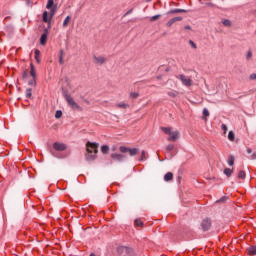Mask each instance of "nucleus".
<instances>
[{
	"label": "nucleus",
	"instance_id": "17",
	"mask_svg": "<svg viewBox=\"0 0 256 256\" xmlns=\"http://www.w3.org/2000/svg\"><path fill=\"white\" fill-rule=\"evenodd\" d=\"M164 180L165 181L173 180V173H171V172L166 173L165 176H164Z\"/></svg>",
	"mask_w": 256,
	"mask_h": 256
},
{
	"label": "nucleus",
	"instance_id": "27",
	"mask_svg": "<svg viewBox=\"0 0 256 256\" xmlns=\"http://www.w3.org/2000/svg\"><path fill=\"white\" fill-rule=\"evenodd\" d=\"M245 177H246L245 171L241 170V171L238 173V178H239V179H245Z\"/></svg>",
	"mask_w": 256,
	"mask_h": 256
},
{
	"label": "nucleus",
	"instance_id": "8",
	"mask_svg": "<svg viewBox=\"0 0 256 256\" xmlns=\"http://www.w3.org/2000/svg\"><path fill=\"white\" fill-rule=\"evenodd\" d=\"M53 148L55 151H65V149H67V145L61 142H56L53 144Z\"/></svg>",
	"mask_w": 256,
	"mask_h": 256
},
{
	"label": "nucleus",
	"instance_id": "28",
	"mask_svg": "<svg viewBox=\"0 0 256 256\" xmlns=\"http://www.w3.org/2000/svg\"><path fill=\"white\" fill-rule=\"evenodd\" d=\"M28 85H32V87H35V85H37L36 78H32V80L28 82Z\"/></svg>",
	"mask_w": 256,
	"mask_h": 256
},
{
	"label": "nucleus",
	"instance_id": "14",
	"mask_svg": "<svg viewBox=\"0 0 256 256\" xmlns=\"http://www.w3.org/2000/svg\"><path fill=\"white\" fill-rule=\"evenodd\" d=\"M30 75L32 79H37V70H35L33 63L30 64Z\"/></svg>",
	"mask_w": 256,
	"mask_h": 256
},
{
	"label": "nucleus",
	"instance_id": "9",
	"mask_svg": "<svg viewBox=\"0 0 256 256\" xmlns=\"http://www.w3.org/2000/svg\"><path fill=\"white\" fill-rule=\"evenodd\" d=\"M201 227L203 231H209V229L211 228V220H209L208 218L204 219L201 223Z\"/></svg>",
	"mask_w": 256,
	"mask_h": 256
},
{
	"label": "nucleus",
	"instance_id": "12",
	"mask_svg": "<svg viewBox=\"0 0 256 256\" xmlns=\"http://www.w3.org/2000/svg\"><path fill=\"white\" fill-rule=\"evenodd\" d=\"M93 59L96 65H103V63L106 61L105 57L103 56H94Z\"/></svg>",
	"mask_w": 256,
	"mask_h": 256
},
{
	"label": "nucleus",
	"instance_id": "25",
	"mask_svg": "<svg viewBox=\"0 0 256 256\" xmlns=\"http://www.w3.org/2000/svg\"><path fill=\"white\" fill-rule=\"evenodd\" d=\"M34 55H35V59H36L37 63H39V55H41V51L36 49L34 51Z\"/></svg>",
	"mask_w": 256,
	"mask_h": 256
},
{
	"label": "nucleus",
	"instance_id": "43",
	"mask_svg": "<svg viewBox=\"0 0 256 256\" xmlns=\"http://www.w3.org/2000/svg\"><path fill=\"white\" fill-rule=\"evenodd\" d=\"M246 151H247L248 155H251V153H253V150L251 148H247Z\"/></svg>",
	"mask_w": 256,
	"mask_h": 256
},
{
	"label": "nucleus",
	"instance_id": "40",
	"mask_svg": "<svg viewBox=\"0 0 256 256\" xmlns=\"http://www.w3.org/2000/svg\"><path fill=\"white\" fill-rule=\"evenodd\" d=\"M140 160L145 161V150L142 151Z\"/></svg>",
	"mask_w": 256,
	"mask_h": 256
},
{
	"label": "nucleus",
	"instance_id": "6",
	"mask_svg": "<svg viewBox=\"0 0 256 256\" xmlns=\"http://www.w3.org/2000/svg\"><path fill=\"white\" fill-rule=\"evenodd\" d=\"M54 1L53 0H48L46 8L50 10L51 12V17L55 16V13H57V6H54Z\"/></svg>",
	"mask_w": 256,
	"mask_h": 256
},
{
	"label": "nucleus",
	"instance_id": "41",
	"mask_svg": "<svg viewBox=\"0 0 256 256\" xmlns=\"http://www.w3.org/2000/svg\"><path fill=\"white\" fill-rule=\"evenodd\" d=\"M221 127H222L224 133H227V125L222 124Z\"/></svg>",
	"mask_w": 256,
	"mask_h": 256
},
{
	"label": "nucleus",
	"instance_id": "13",
	"mask_svg": "<svg viewBox=\"0 0 256 256\" xmlns=\"http://www.w3.org/2000/svg\"><path fill=\"white\" fill-rule=\"evenodd\" d=\"M111 158H112L114 161H123V159H125V155H123V154H118V153H113V154H111Z\"/></svg>",
	"mask_w": 256,
	"mask_h": 256
},
{
	"label": "nucleus",
	"instance_id": "44",
	"mask_svg": "<svg viewBox=\"0 0 256 256\" xmlns=\"http://www.w3.org/2000/svg\"><path fill=\"white\" fill-rule=\"evenodd\" d=\"M131 13H133V9H130V10L126 13V15H131Z\"/></svg>",
	"mask_w": 256,
	"mask_h": 256
},
{
	"label": "nucleus",
	"instance_id": "35",
	"mask_svg": "<svg viewBox=\"0 0 256 256\" xmlns=\"http://www.w3.org/2000/svg\"><path fill=\"white\" fill-rule=\"evenodd\" d=\"M223 25H225V27H230L231 21H229V20H224V21H223Z\"/></svg>",
	"mask_w": 256,
	"mask_h": 256
},
{
	"label": "nucleus",
	"instance_id": "33",
	"mask_svg": "<svg viewBox=\"0 0 256 256\" xmlns=\"http://www.w3.org/2000/svg\"><path fill=\"white\" fill-rule=\"evenodd\" d=\"M59 63L63 65V50H60Z\"/></svg>",
	"mask_w": 256,
	"mask_h": 256
},
{
	"label": "nucleus",
	"instance_id": "22",
	"mask_svg": "<svg viewBox=\"0 0 256 256\" xmlns=\"http://www.w3.org/2000/svg\"><path fill=\"white\" fill-rule=\"evenodd\" d=\"M168 13H187V10H185V9H173Z\"/></svg>",
	"mask_w": 256,
	"mask_h": 256
},
{
	"label": "nucleus",
	"instance_id": "47",
	"mask_svg": "<svg viewBox=\"0 0 256 256\" xmlns=\"http://www.w3.org/2000/svg\"><path fill=\"white\" fill-rule=\"evenodd\" d=\"M147 1V3H150V1H152V0H146Z\"/></svg>",
	"mask_w": 256,
	"mask_h": 256
},
{
	"label": "nucleus",
	"instance_id": "4",
	"mask_svg": "<svg viewBox=\"0 0 256 256\" xmlns=\"http://www.w3.org/2000/svg\"><path fill=\"white\" fill-rule=\"evenodd\" d=\"M119 151L120 153H129L130 157H135L139 153V149L126 146H120Z\"/></svg>",
	"mask_w": 256,
	"mask_h": 256
},
{
	"label": "nucleus",
	"instance_id": "19",
	"mask_svg": "<svg viewBox=\"0 0 256 256\" xmlns=\"http://www.w3.org/2000/svg\"><path fill=\"white\" fill-rule=\"evenodd\" d=\"M71 23V16H67L63 21V27H67Z\"/></svg>",
	"mask_w": 256,
	"mask_h": 256
},
{
	"label": "nucleus",
	"instance_id": "1",
	"mask_svg": "<svg viewBox=\"0 0 256 256\" xmlns=\"http://www.w3.org/2000/svg\"><path fill=\"white\" fill-rule=\"evenodd\" d=\"M98 149H99V143H96V142L86 143V151L88 153L86 155L87 161H93L95 157H97Z\"/></svg>",
	"mask_w": 256,
	"mask_h": 256
},
{
	"label": "nucleus",
	"instance_id": "2",
	"mask_svg": "<svg viewBox=\"0 0 256 256\" xmlns=\"http://www.w3.org/2000/svg\"><path fill=\"white\" fill-rule=\"evenodd\" d=\"M161 131H163L165 135H168V141L175 142L179 139V131L173 130L171 127H161Z\"/></svg>",
	"mask_w": 256,
	"mask_h": 256
},
{
	"label": "nucleus",
	"instance_id": "32",
	"mask_svg": "<svg viewBox=\"0 0 256 256\" xmlns=\"http://www.w3.org/2000/svg\"><path fill=\"white\" fill-rule=\"evenodd\" d=\"M161 18V15H154L150 18V21H157V19H160Z\"/></svg>",
	"mask_w": 256,
	"mask_h": 256
},
{
	"label": "nucleus",
	"instance_id": "42",
	"mask_svg": "<svg viewBox=\"0 0 256 256\" xmlns=\"http://www.w3.org/2000/svg\"><path fill=\"white\" fill-rule=\"evenodd\" d=\"M251 57H253V54L251 53V51H249V52L247 53V59H251Z\"/></svg>",
	"mask_w": 256,
	"mask_h": 256
},
{
	"label": "nucleus",
	"instance_id": "31",
	"mask_svg": "<svg viewBox=\"0 0 256 256\" xmlns=\"http://www.w3.org/2000/svg\"><path fill=\"white\" fill-rule=\"evenodd\" d=\"M130 97H131L132 99H137V97H139V93H137V92H131V93H130Z\"/></svg>",
	"mask_w": 256,
	"mask_h": 256
},
{
	"label": "nucleus",
	"instance_id": "37",
	"mask_svg": "<svg viewBox=\"0 0 256 256\" xmlns=\"http://www.w3.org/2000/svg\"><path fill=\"white\" fill-rule=\"evenodd\" d=\"M173 149H175V145L169 144V145L167 146V151H173Z\"/></svg>",
	"mask_w": 256,
	"mask_h": 256
},
{
	"label": "nucleus",
	"instance_id": "15",
	"mask_svg": "<svg viewBox=\"0 0 256 256\" xmlns=\"http://www.w3.org/2000/svg\"><path fill=\"white\" fill-rule=\"evenodd\" d=\"M47 43V33H44L40 37V44L45 45Z\"/></svg>",
	"mask_w": 256,
	"mask_h": 256
},
{
	"label": "nucleus",
	"instance_id": "21",
	"mask_svg": "<svg viewBox=\"0 0 256 256\" xmlns=\"http://www.w3.org/2000/svg\"><path fill=\"white\" fill-rule=\"evenodd\" d=\"M248 254L256 255V246H252V247L248 248Z\"/></svg>",
	"mask_w": 256,
	"mask_h": 256
},
{
	"label": "nucleus",
	"instance_id": "11",
	"mask_svg": "<svg viewBox=\"0 0 256 256\" xmlns=\"http://www.w3.org/2000/svg\"><path fill=\"white\" fill-rule=\"evenodd\" d=\"M52 19H53V17H51V12H50V15H49V12L44 11V13H43V21H44V23H48L49 25H51V20Z\"/></svg>",
	"mask_w": 256,
	"mask_h": 256
},
{
	"label": "nucleus",
	"instance_id": "23",
	"mask_svg": "<svg viewBox=\"0 0 256 256\" xmlns=\"http://www.w3.org/2000/svg\"><path fill=\"white\" fill-rule=\"evenodd\" d=\"M224 174H226L227 177H231L233 175V170L230 168L224 169Z\"/></svg>",
	"mask_w": 256,
	"mask_h": 256
},
{
	"label": "nucleus",
	"instance_id": "16",
	"mask_svg": "<svg viewBox=\"0 0 256 256\" xmlns=\"http://www.w3.org/2000/svg\"><path fill=\"white\" fill-rule=\"evenodd\" d=\"M116 107H119V109H128L129 104H127L125 102H120V103L116 104Z\"/></svg>",
	"mask_w": 256,
	"mask_h": 256
},
{
	"label": "nucleus",
	"instance_id": "38",
	"mask_svg": "<svg viewBox=\"0 0 256 256\" xmlns=\"http://www.w3.org/2000/svg\"><path fill=\"white\" fill-rule=\"evenodd\" d=\"M189 44L191 45V47L193 49H197V45L195 44V42H193L192 40L189 41Z\"/></svg>",
	"mask_w": 256,
	"mask_h": 256
},
{
	"label": "nucleus",
	"instance_id": "24",
	"mask_svg": "<svg viewBox=\"0 0 256 256\" xmlns=\"http://www.w3.org/2000/svg\"><path fill=\"white\" fill-rule=\"evenodd\" d=\"M228 139L229 141H235V133L233 131L228 133Z\"/></svg>",
	"mask_w": 256,
	"mask_h": 256
},
{
	"label": "nucleus",
	"instance_id": "46",
	"mask_svg": "<svg viewBox=\"0 0 256 256\" xmlns=\"http://www.w3.org/2000/svg\"><path fill=\"white\" fill-rule=\"evenodd\" d=\"M27 77V72H25L24 74H23V79H25Z\"/></svg>",
	"mask_w": 256,
	"mask_h": 256
},
{
	"label": "nucleus",
	"instance_id": "45",
	"mask_svg": "<svg viewBox=\"0 0 256 256\" xmlns=\"http://www.w3.org/2000/svg\"><path fill=\"white\" fill-rule=\"evenodd\" d=\"M250 159H256V153H253Z\"/></svg>",
	"mask_w": 256,
	"mask_h": 256
},
{
	"label": "nucleus",
	"instance_id": "39",
	"mask_svg": "<svg viewBox=\"0 0 256 256\" xmlns=\"http://www.w3.org/2000/svg\"><path fill=\"white\" fill-rule=\"evenodd\" d=\"M169 97H177L176 92H168Z\"/></svg>",
	"mask_w": 256,
	"mask_h": 256
},
{
	"label": "nucleus",
	"instance_id": "18",
	"mask_svg": "<svg viewBox=\"0 0 256 256\" xmlns=\"http://www.w3.org/2000/svg\"><path fill=\"white\" fill-rule=\"evenodd\" d=\"M234 164H235V157L229 156V157H228V165H229L230 167H233Z\"/></svg>",
	"mask_w": 256,
	"mask_h": 256
},
{
	"label": "nucleus",
	"instance_id": "30",
	"mask_svg": "<svg viewBox=\"0 0 256 256\" xmlns=\"http://www.w3.org/2000/svg\"><path fill=\"white\" fill-rule=\"evenodd\" d=\"M63 115V112H61V110H57L55 113V118L56 119H60V117Z\"/></svg>",
	"mask_w": 256,
	"mask_h": 256
},
{
	"label": "nucleus",
	"instance_id": "7",
	"mask_svg": "<svg viewBox=\"0 0 256 256\" xmlns=\"http://www.w3.org/2000/svg\"><path fill=\"white\" fill-rule=\"evenodd\" d=\"M131 248L129 247H126V246H121L118 248V253L121 255V256H128V255H131Z\"/></svg>",
	"mask_w": 256,
	"mask_h": 256
},
{
	"label": "nucleus",
	"instance_id": "34",
	"mask_svg": "<svg viewBox=\"0 0 256 256\" xmlns=\"http://www.w3.org/2000/svg\"><path fill=\"white\" fill-rule=\"evenodd\" d=\"M202 113L205 117H209V110L207 108H204Z\"/></svg>",
	"mask_w": 256,
	"mask_h": 256
},
{
	"label": "nucleus",
	"instance_id": "20",
	"mask_svg": "<svg viewBox=\"0 0 256 256\" xmlns=\"http://www.w3.org/2000/svg\"><path fill=\"white\" fill-rule=\"evenodd\" d=\"M101 152H102L104 155H107V153H109V146L103 145V146L101 147Z\"/></svg>",
	"mask_w": 256,
	"mask_h": 256
},
{
	"label": "nucleus",
	"instance_id": "29",
	"mask_svg": "<svg viewBox=\"0 0 256 256\" xmlns=\"http://www.w3.org/2000/svg\"><path fill=\"white\" fill-rule=\"evenodd\" d=\"M31 95H32V90H31V88L26 89V97H27L28 99H31Z\"/></svg>",
	"mask_w": 256,
	"mask_h": 256
},
{
	"label": "nucleus",
	"instance_id": "36",
	"mask_svg": "<svg viewBox=\"0 0 256 256\" xmlns=\"http://www.w3.org/2000/svg\"><path fill=\"white\" fill-rule=\"evenodd\" d=\"M250 81H256V73H253L249 76Z\"/></svg>",
	"mask_w": 256,
	"mask_h": 256
},
{
	"label": "nucleus",
	"instance_id": "3",
	"mask_svg": "<svg viewBox=\"0 0 256 256\" xmlns=\"http://www.w3.org/2000/svg\"><path fill=\"white\" fill-rule=\"evenodd\" d=\"M64 99L66 100V103L69 105V107H71V109H73V111H83L81 106H79V104H77V102H75V99H73L71 97V94L65 93Z\"/></svg>",
	"mask_w": 256,
	"mask_h": 256
},
{
	"label": "nucleus",
	"instance_id": "26",
	"mask_svg": "<svg viewBox=\"0 0 256 256\" xmlns=\"http://www.w3.org/2000/svg\"><path fill=\"white\" fill-rule=\"evenodd\" d=\"M134 223L136 227H143V221L141 219H136Z\"/></svg>",
	"mask_w": 256,
	"mask_h": 256
},
{
	"label": "nucleus",
	"instance_id": "5",
	"mask_svg": "<svg viewBox=\"0 0 256 256\" xmlns=\"http://www.w3.org/2000/svg\"><path fill=\"white\" fill-rule=\"evenodd\" d=\"M177 79H180L182 84L185 85V87H191V85H193V80H191V78L180 74L179 76H177Z\"/></svg>",
	"mask_w": 256,
	"mask_h": 256
},
{
	"label": "nucleus",
	"instance_id": "10",
	"mask_svg": "<svg viewBox=\"0 0 256 256\" xmlns=\"http://www.w3.org/2000/svg\"><path fill=\"white\" fill-rule=\"evenodd\" d=\"M177 21H183V17L178 16V17H174L172 19H170L167 23H166V27H173V25L175 23H177Z\"/></svg>",
	"mask_w": 256,
	"mask_h": 256
}]
</instances>
